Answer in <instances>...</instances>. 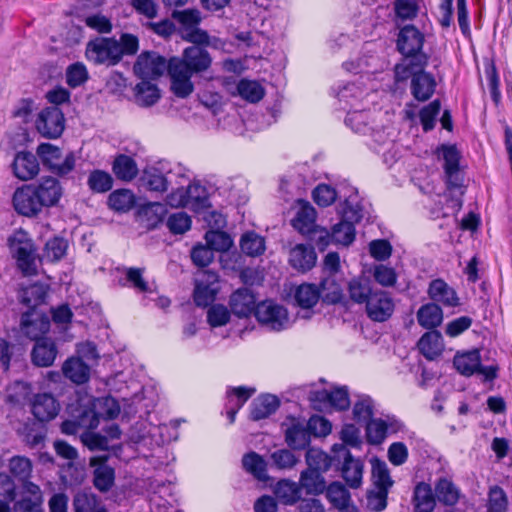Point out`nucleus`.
Segmentation results:
<instances>
[{
  "label": "nucleus",
  "instance_id": "f257e3e1",
  "mask_svg": "<svg viewBox=\"0 0 512 512\" xmlns=\"http://www.w3.org/2000/svg\"><path fill=\"white\" fill-rule=\"evenodd\" d=\"M211 64L212 57L206 49L200 46L185 48L180 58H172L169 62L168 73L173 93L180 98L188 97L194 90L192 75L207 71Z\"/></svg>",
  "mask_w": 512,
  "mask_h": 512
},
{
  "label": "nucleus",
  "instance_id": "f03ea898",
  "mask_svg": "<svg viewBox=\"0 0 512 512\" xmlns=\"http://www.w3.org/2000/svg\"><path fill=\"white\" fill-rule=\"evenodd\" d=\"M341 221L332 227V237L335 244L348 246L355 239V223L362 217V208L358 202L357 195H350L341 204Z\"/></svg>",
  "mask_w": 512,
  "mask_h": 512
},
{
  "label": "nucleus",
  "instance_id": "7ed1b4c3",
  "mask_svg": "<svg viewBox=\"0 0 512 512\" xmlns=\"http://www.w3.org/2000/svg\"><path fill=\"white\" fill-rule=\"evenodd\" d=\"M453 365L461 375L466 377L474 374L481 375L483 381H492L497 377L498 367L495 365L482 366L478 349L456 353Z\"/></svg>",
  "mask_w": 512,
  "mask_h": 512
},
{
  "label": "nucleus",
  "instance_id": "20e7f679",
  "mask_svg": "<svg viewBox=\"0 0 512 512\" xmlns=\"http://www.w3.org/2000/svg\"><path fill=\"white\" fill-rule=\"evenodd\" d=\"M9 246L17 260L18 267L24 275H34L37 272L35 249L28 234L18 230L9 238Z\"/></svg>",
  "mask_w": 512,
  "mask_h": 512
},
{
  "label": "nucleus",
  "instance_id": "39448f33",
  "mask_svg": "<svg viewBox=\"0 0 512 512\" xmlns=\"http://www.w3.org/2000/svg\"><path fill=\"white\" fill-rule=\"evenodd\" d=\"M37 155L44 166L59 176L69 174L75 167V156L72 152L63 155L59 147L50 143L40 144Z\"/></svg>",
  "mask_w": 512,
  "mask_h": 512
},
{
  "label": "nucleus",
  "instance_id": "423d86ee",
  "mask_svg": "<svg viewBox=\"0 0 512 512\" xmlns=\"http://www.w3.org/2000/svg\"><path fill=\"white\" fill-rule=\"evenodd\" d=\"M255 317L261 325L272 331H281L290 326L286 308L271 300L257 304Z\"/></svg>",
  "mask_w": 512,
  "mask_h": 512
},
{
  "label": "nucleus",
  "instance_id": "0eeeda50",
  "mask_svg": "<svg viewBox=\"0 0 512 512\" xmlns=\"http://www.w3.org/2000/svg\"><path fill=\"white\" fill-rule=\"evenodd\" d=\"M120 44L113 38H96L86 47V56L94 64L115 65L121 60Z\"/></svg>",
  "mask_w": 512,
  "mask_h": 512
},
{
  "label": "nucleus",
  "instance_id": "6e6552de",
  "mask_svg": "<svg viewBox=\"0 0 512 512\" xmlns=\"http://www.w3.org/2000/svg\"><path fill=\"white\" fill-rule=\"evenodd\" d=\"M218 291V275L215 272L203 270L197 274L193 295L197 306L206 307L211 304Z\"/></svg>",
  "mask_w": 512,
  "mask_h": 512
},
{
  "label": "nucleus",
  "instance_id": "1a4fd4ad",
  "mask_svg": "<svg viewBox=\"0 0 512 512\" xmlns=\"http://www.w3.org/2000/svg\"><path fill=\"white\" fill-rule=\"evenodd\" d=\"M168 67L164 57L155 52H143L138 56L133 69L138 77L145 80L162 76Z\"/></svg>",
  "mask_w": 512,
  "mask_h": 512
},
{
  "label": "nucleus",
  "instance_id": "9d476101",
  "mask_svg": "<svg viewBox=\"0 0 512 512\" xmlns=\"http://www.w3.org/2000/svg\"><path fill=\"white\" fill-rule=\"evenodd\" d=\"M394 301L386 291L375 289L365 304L367 316L375 322L388 320L394 312Z\"/></svg>",
  "mask_w": 512,
  "mask_h": 512
},
{
  "label": "nucleus",
  "instance_id": "9b49d317",
  "mask_svg": "<svg viewBox=\"0 0 512 512\" xmlns=\"http://www.w3.org/2000/svg\"><path fill=\"white\" fill-rule=\"evenodd\" d=\"M223 86L232 96H239L242 99L256 103L264 97V88L254 80L241 79L236 81L233 77L225 78Z\"/></svg>",
  "mask_w": 512,
  "mask_h": 512
},
{
  "label": "nucleus",
  "instance_id": "f8f14e48",
  "mask_svg": "<svg viewBox=\"0 0 512 512\" xmlns=\"http://www.w3.org/2000/svg\"><path fill=\"white\" fill-rule=\"evenodd\" d=\"M282 427L285 431V440L292 449L301 450L310 443L308 423L304 419L287 417Z\"/></svg>",
  "mask_w": 512,
  "mask_h": 512
},
{
  "label": "nucleus",
  "instance_id": "ddd939ff",
  "mask_svg": "<svg viewBox=\"0 0 512 512\" xmlns=\"http://www.w3.org/2000/svg\"><path fill=\"white\" fill-rule=\"evenodd\" d=\"M64 116L58 107L42 110L36 120V128L46 138H57L64 131Z\"/></svg>",
  "mask_w": 512,
  "mask_h": 512
},
{
  "label": "nucleus",
  "instance_id": "4468645a",
  "mask_svg": "<svg viewBox=\"0 0 512 512\" xmlns=\"http://www.w3.org/2000/svg\"><path fill=\"white\" fill-rule=\"evenodd\" d=\"M13 205L19 214L28 217L39 214L44 208L31 184L24 185L14 192Z\"/></svg>",
  "mask_w": 512,
  "mask_h": 512
},
{
  "label": "nucleus",
  "instance_id": "2eb2a0df",
  "mask_svg": "<svg viewBox=\"0 0 512 512\" xmlns=\"http://www.w3.org/2000/svg\"><path fill=\"white\" fill-rule=\"evenodd\" d=\"M310 399L315 403V407L319 409L331 406L338 410H345L350 405L346 387L334 388L331 391L326 389L314 391L311 393Z\"/></svg>",
  "mask_w": 512,
  "mask_h": 512
},
{
  "label": "nucleus",
  "instance_id": "dca6fc26",
  "mask_svg": "<svg viewBox=\"0 0 512 512\" xmlns=\"http://www.w3.org/2000/svg\"><path fill=\"white\" fill-rule=\"evenodd\" d=\"M335 453L343 452L345 458L342 466V477L353 489H357L362 484L363 463L359 459L352 457L343 444H335L333 446Z\"/></svg>",
  "mask_w": 512,
  "mask_h": 512
},
{
  "label": "nucleus",
  "instance_id": "f3484780",
  "mask_svg": "<svg viewBox=\"0 0 512 512\" xmlns=\"http://www.w3.org/2000/svg\"><path fill=\"white\" fill-rule=\"evenodd\" d=\"M108 455L94 456L90 458V466L94 468L93 483L101 492L109 491L114 485V468L107 464Z\"/></svg>",
  "mask_w": 512,
  "mask_h": 512
},
{
  "label": "nucleus",
  "instance_id": "a211bd4d",
  "mask_svg": "<svg viewBox=\"0 0 512 512\" xmlns=\"http://www.w3.org/2000/svg\"><path fill=\"white\" fill-rule=\"evenodd\" d=\"M59 410V402L50 393H38L31 399V412L41 422L54 419Z\"/></svg>",
  "mask_w": 512,
  "mask_h": 512
},
{
  "label": "nucleus",
  "instance_id": "6ab92c4d",
  "mask_svg": "<svg viewBox=\"0 0 512 512\" xmlns=\"http://www.w3.org/2000/svg\"><path fill=\"white\" fill-rule=\"evenodd\" d=\"M424 42L423 34L414 26H404L398 36L397 46L405 57H414L421 50Z\"/></svg>",
  "mask_w": 512,
  "mask_h": 512
},
{
  "label": "nucleus",
  "instance_id": "aec40b11",
  "mask_svg": "<svg viewBox=\"0 0 512 512\" xmlns=\"http://www.w3.org/2000/svg\"><path fill=\"white\" fill-rule=\"evenodd\" d=\"M31 185L34 186V190L44 208L56 205L62 197L61 184L53 177H43Z\"/></svg>",
  "mask_w": 512,
  "mask_h": 512
},
{
  "label": "nucleus",
  "instance_id": "412c9836",
  "mask_svg": "<svg viewBox=\"0 0 512 512\" xmlns=\"http://www.w3.org/2000/svg\"><path fill=\"white\" fill-rule=\"evenodd\" d=\"M439 156L444 160V171L446 175L447 185L451 188L461 186V176L459 171V153L454 146H442L439 149Z\"/></svg>",
  "mask_w": 512,
  "mask_h": 512
},
{
  "label": "nucleus",
  "instance_id": "4be33fe9",
  "mask_svg": "<svg viewBox=\"0 0 512 512\" xmlns=\"http://www.w3.org/2000/svg\"><path fill=\"white\" fill-rule=\"evenodd\" d=\"M61 370L63 376L76 385L87 383L91 376L90 366L80 357L71 356L66 359Z\"/></svg>",
  "mask_w": 512,
  "mask_h": 512
},
{
  "label": "nucleus",
  "instance_id": "5701e85b",
  "mask_svg": "<svg viewBox=\"0 0 512 512\" xmlns=\"http://www.w3.org/2000/svg\"><path fill=\"white\" fill-rule=\"evenodd\" d=\"M232 312L238 317H248L256 310V297L248 288L236 290L229 301Z\"/></svg>",
  "mask_w": 512,
  "mask_h": 512
},
{
  "label": "nucleus",
  "instance_id": "b1692460",
  "mask_svg": "<svg viewBox=\"0 0 512 512\" xmlns=\"http://www.w3.org/2000/svg\"><path fill=\"white\" fill-rule=\"evenodd\" d=\"M314 248L306 244H297L289 252V264L296 270L306 272L316 264Z\"/></svg>",
  "mask_w": 512,
  "mask_h": 512
},
{
  "label": "nucleus",
  "instance_id": "393cba45",
  "mask_svg": "<svg viewBox=\"0 0 512 512\" xmlns=\"http://www.w3.org/2000/svg\"><path fill=\"white\" fill-rule=\"evenodd\" d=\"M12 166L14 175L23 181L34 178L39 172L37 158L30 152L17 153Z\"/></svg>",
  "mask_w": 512,
  "mask_h": 512
},
{
  "label": "nucleus",
  "instance_id": "a878e982",
  "mask_svg": "<svg viewBox=\"0 0 512 512\" xmlns=\"http://www.w3.org/2000/svg\"><path fill=\"white\" fill-rule=\"evenodd\" d=\"M254 388L239 386L227 391L226 415L230 424L235 421V416L247 400L255 393Z\"/></svg>",
  "mask_w": 512,
  "mask_h": 512
},
{
  "label": "nucleus",
  "instance_id": "bb28decb",
  "mask_svg": "<svg viewBox=\"0 0 512 512\" xmlns=\"http://www.w3.org/2000/svg\"><path fill=\"white\" fill-rule=\"evenodd\" d=\"M428 295L430 299L444 306L455 307L459 304L455 290L442 279H435L429 284Z\"/></svg>",
  "mask_w": 512,
  "mask_h": 512
},
{
  "label": "nucleus",
  "instance_id": "cd10ccee",
  "mask_svg": "<svg viewBox=\"0 0 512 512\" xmlns=\"http://www.w3.org/2000/svg\"><path fill=\"white\" fill-rule=\"evenodd\" d=\"M279 407V400L271 394L260 395L250 405V418L254 421L262 420L273 414Z\"/></svg>",
  "mask_w": 512,
  "mask_h": 512
},
{
  "label": "nucleus",
  "instance_id": "c85d7f7f",
  "mask_svg": "<svg viewBox=\"0 0 512 512\" xmlns=\"http://www.w3.org/2000/svg\"><path fill=\"white\" fill-rule=\"evenodd\" d=\"M417 346L425 358L432 360L442 353V335L437 330H430L421 336Z\"/></svg>",
  "mask_w": 512,
  "mask_h": 512
},
{
  "label": "nucleus",
  "instance_id": "c756f323",
  "mask_svg": "<svg viewBox=\"0 0 512 512\" xmlns=\"http://www.w3.org/2000/svg\"><path fill=\"white\" fill-rule=\"evenodd\" d=\"M416 317L421 327L435 330L443 321V311L436 303H427L418 309Z\"/></svg>",
  "mask_w": 512,
  "mask_h": 512
},
{
  "label": "nucleus",
  "instance_id": "7c9ffc66",
  "mask_svg": "<svg viewBox=\"0 0 512 512\" xmlns=\"http://www.w3.org/2000/svg\"><path fill=\"white\" fill-rule=\"evenodd\" d=\"M435 87V79L428 73L419 72L412 78L411 91L415 99L419 101L428 100L433 95Z\"/></svg>",
  "mask_w": 512,
  "mask_h": 512
},
{
  "label": "nucleus",
  "instance_id": "2f4dec72",
  "mask_svg": "<svg viewBox=\"0 0 512 512\" xmlns=\"http://www.w3.org/2000/svg\"><path fill=\"white\" fill-rule=\"evenodd\" d=\"M57 349L55 344L49 339L37 341L32 351V361L40 367L51 366L56 358Z\"/></svg>",
  "mask_w": 512,
  "mask_h": 512
},
{
  "label": "nucleus",
  "instance_id": "473e14b6",
  "mask_svg": "<svg viewBox=\"0 0 512 512\" xmlns=\"http://www.w3.org/2000/svg\"><path fill=\"white\" fill-rule=\"evenodd\" d=\"M349 298L356 304H366L370 296L374 293V289L369 279L364 277L352 278L347 285Z\"/></svg>",
  "mask_w": 512,
  "mask_h": 512
},
{
  "label": "nucleus",
  "instance_id": "72a5a7b5",
  "mask_svg": "<svg viewBox=\"0 0 512 512\" xmlns=\"http://www.w3.org/2000/svg\"><path fill=\"white\" fill-rule=\"evenodd\" d=\"M21 330L31 340L41 341L40 337L49 330V321L43 317L31 319V314L26 313L21 318Z\"/></svg>",
  "mask_w": 512,
  "mask_h": 512
},
{
  "label": "nucleus",
  "instance_id": "f704fd0d",
  "mask_svg": "<svg viewBox=\"0 0 512 512\" xmlns=\"http://www.w3.org/2000/svg\"><path fill=\"white\" fill-rule=\"evenodd\" d=\"M112 171L118 179L131 181L138 174V166L132 157L119 154L113 161Z\"/></svg>",
  "mask_w": 512,
  "mask_h": 512
},
{
  "label": "nucleus",
  "instance_id": "c9c22d12",
  "mask_svg": "<svg viewBox=\"0 0 512 512\" xmlns=\"http://www.w3.org/2000/svg\"><path fill=\"white\" fill-rule=\"evenodd\" d=\"M316 211L310 204H303L292 220V226L303 235L313 231L315 225Z\"/></svg>",
  "mask_w": 512,
  "mask_h": 512
},
{
  "label": "nucleus",
  "instance_id": "e433bc0d",
  "mask_svg": "<svg viewBox=\"0 0 512 512\" xmlns=\"http://www.w3.org/2000/svg\"><path fill=\"white\" fill-rule=\"evenodd\" d=\"M414 506L417 512H433L436 502L431 486L420 482L414 489Z\"/></svg>",
  "mask_w": 512,
  "mask_h": 512
},
{
  "label": "nucleus",
  "instance_id": "4c0bfd02",
  "mask_svg": "<svg viewBox=\"0 0 512 512\" xmlns=\"http://www.w3.org/2000/svg\"><path fill=\"white\" fill-rule=\"evenodd\" d=\"M135 102L142 107L154 105L160 99L158 87L146 80H142L135 88Z\"/></svg>",
  "mask_w": 512,
  "mask_h": 512
},
{
  "label": "nucleus",
  "instance_id": "58836bf2",
  "mask_svg": "<svg viewBox=\"0 0 512 512\" xmlns=\"http://www.w3.org/2000/svg\"><path fill=\"white\" fill-rule=\"evenodd\" d=\"M435 495L441 503L453 506L460 498V490L450 479L440 478L435 484Z\"/></svg>",
  "mask_w": 512,
  "mask_h": 512
},
{
  "label": "nucleus",
  "instance_id": "ea45409f",
  "mask_svg": "<svg viewBox=\"0 0 512 512\" xmlns=\"http://www.w3.org/2000/svg\"><path fill=\"white\" fill-rule=\"evenodd\" d=\"M366 424V437L369 443L373 445L381 444L389 430L395 431L392 423H388L383 419H370Z\"/></svg>",
  "mask_w": 512,
  "mask_h": 512
},
{
  "label": "nucleus",
  "instance_id": "a19ab883",
  "mask_svg": "<svg viewBox=\"0 0 512 512\" xmlns=\"http://www.w3.org/2000/svg\"><path fill=\"white\" fill-rule=\"evenodd\" d=\"M274 494L282 503L292 505L300 499L301 487L296 482L284 479L276 484Z\"/></svg>",
  "mask_w": 512,
  "mask_h": 512
},
{
  "label": "nucleus",
  "instance_id": "79ce46f5",
  "mask_svg": "<svg viewBox=\"0 0 512 512\" xmlns=\"http://www.w3.org/2000/svg\"><path fill=\"white\" fill-rule=\"evenodd\" d=\"M299 486L307 494L319 495L325 490V481L320 472L307 469L301 473Z\"/></svg>",
  "mask_w": 512,
  "mask_h": 512
},
{
  "label": "nucleus",
  "instance_id": "37998d69",
  "mask_svg": "<svg viewBox=\"0 0 512 512\" xmlns=\"http://www.w3.org/2000/svg\"><path fill=\"white\" fill-rule=\"evenodd\" d=\"M343 68L352 73H374L381 69L380 60L374 55H364L356 61H346Z\"/></svg>",
  "mask_w": 512,
  "mask_h": 512
},
{
  "label": "nucleus",
  "instance_id": "c03bdc74",
  "mask_svg": "<svg viewBox=\"0 0 512 512\" xmlns=\"http://www.w3.org/2000/svg\"><path fill=\"white\" fill-rule=\"evenodd\" d=\"M320 296V290L314 284H302L296 288L294 293L296 303L303 309L315 306Z\"/></svg>",
  "mask_w": 512,
  "mask_h": 512
},
{
  "label": "nucleus",
  "instance_id": "a18cd8bd",
  "mask_svg": "<svg viewBox=\"0 0 512 512\" xmlns=\"http://www.w3.org/2000/svg\"><path fill=\"white\" fill-rule=\"evenodd\" d=\"M108 204L115 211L127 212L135 205V196L129 189H118L109 195Z\"/></svg>",
  "mask_w": 512,
  "mask_h": 512
},
{
  "label": "nucleus",
  "instance_id": "49530a36",
  "mask_svg": "<svg viewBox=\"0 0 512 512\" xmlns=\"http://www.w3.org/2000/svg\"><path fill=\"white\" fill-rule=\"evenodd\" d=\"M241 251L251 257H256L264 253L265 239L255 232H246L240 240Z\"/></svg>",
  "mask_w": 512,
  "mask_h": 512
},
{
  "label": "nucleus",
  "instance_id": "de8ad7c7",
  "mask_svg": "<svg viewBox=\"0 0 512 512\" xmlns=\"http://www.w3.org/2000/svg\"><path fill=\"white\" fill-rule=\"evenodd\" d=\"M25 491L30 497H25L15 504L16 512H31L43 502V497L39 486L27 482L25 484Z\"/></svg>",
  "mask_w": 512,
  "mask_h": 512
},
{
  "label": "nucleus",
  "instance_id": "09e8293b",
  "mask_svg": "<svg viewBox=\"0 0 512 512\" xmlns=\"http://www.w3.org/2000/svg\"><path fill=\"white\" fill-rule=\"evenodd\" d=\"M320 295L324 302L335 304L342 300L343 292L341 285L335 279L334 275H329L321 281Z\"/></svg>",
  "mask_w": 512,
  "mask_h": 512
},
{
  "label": "nucleus",
  "instance_id": "8fccbe9b",
  "mask_svg": "<svg viewBox=\"0 0 512 512\" xmlns=\"http://www.w3.org/2000/svg\"><path fill=\"white\" fill-rule=\"evenodd\" d=\"M372 478L375 488L389 491L393 485L387 464L379 459H373L372 462Z\"/></svg>",
  "mask_w": 512,
  "mask_h": 512
},
{
  "label": "nucleus",
  "instance_id": "3c124183",
  "mask_svg": "<svg viewBox=\"0 0 512 512\" xmlns=\"http://www.w3.org/2000/svg\"><path fill=\"white\" fill-rule=\"evenodd\" d=\"M326 497L336 509L351 502L349 491L340 482H333L326 488Z\"/></svg>",
  "mask_w": 512,
  "mask_h": 512
},
{
  "label": "nucleus",
  "instance_id": "603ef678",
  "mask_svg": "<svg viewBox=\"0 0 512 512\" xmlns=\"http://www.w3.org/2000/svg\"><path fill=\"white\" fill-rule=\"evenodd\" d=\"M142 181L143 185L150 191L165 192L168 188L166 177L156 168L146 169Z\"/></svg>",
  "mask_w": 512,
  "mask_h": 512
},
{
  "label": "nucleus",
  "instance_id": "864d4df0",
  "mask_svg": "<svg viewBox=\"0 0 512 512\" xmlns=\"http://www.w3.org/2000/svg\"><path fill=\"white\" fill-rule=\"evenodd\" d=\"M186 191L189 208L199 210L208 206V195L205 187L193 183L186 188Z\"/></svg>",
  "mask_w": 512,
  "mask_h": 512
},
{
  "label": "nucleus",
  "instance_id": "5fc2aeb1",
  "mask_svg": "<svg viewBox=\"0 0 512 512\" xmlns=\"http://www.w3.org/2000/svg\"><path fill=\"white\" fill-rule=\"evenodd\" d=\"M102 504L101 500L93 493L79 492L73 499L75 512H94Z\"/></svg>",
  "mask_w": 512,
  "mask_h": 512
},
{
  "label": "nucleus",
  "instance_id": "6e6d98bb",
  "mask_svg": "<svg viewBox=\"0 0 512 512\" xmlns=\"http://www.w3.org/2000/svg\"><path fill=\"white\" fill-rule=\"evenodd\" d=\"M68 244L63 238L55 237L47 241L42 260L48 262H54L60 260L67 250Z\"/></svg>",
  "mask_w": 512,
  "mask_h": 512
},
{
  "label": "nucleus",
  "instance_id": "4d7b16f0",
  "mask_svg": "<svg viewBox=\"0 0 512 512\" xmlns=\"http://www.w3.org/2000/svg\"><path fill=\"white\" fill-rule=\"evenodd\" d=\"M87 184L89 188L97 193H104L112 188V176L102 170H94L90 173Z\"/></svg>",
  "mask_w": 512,
  "mask_h": 512
},
{
  "label": "nucleus",
  "instance_id": "13d9d810",
  "mask_svg": "<svg viewBox=\"0 0 512 512\" xmlns=\"http://www.w3.org/2000/svg\"><path fill=\"white\" fill-rule=\"evenodd\" d=\"M245 470L258 479L266 478V463L263 458L255 452L246 454L242 459Z\"/></svg>",
  "mask_w": 512,
  "mask_h": 512
},
{
  "label": "nucleus",
  "instance_id": "bf43d9fd",
  "mask_svg": "<svg viewBox=\"0 0 512 512\" xmlns=\"http://www.w3.org/2000/svg\"><path fill=\"white\" fill-rule=\"evenodd\" d=\"M375 404L370 396L362 395L353 407L354 418L358 422H367L374 415Z\"/></svg>",
  "mask_w": 512,
  "mask_h": 512
},
{
  "label": "nucleus",
  "instance_id": "052dcab7",
  "mask_svg": "<svg viewBox=\"0 0 512 512\" xmlns=\"http://www.w3.org/2000/svg\"><path fill=\"white\" fill-rule=\"evenodd\" d=\"M374 280L382 287H393L398 275L394 268L385 264H377L372 269Z\"/></svg>",
  "mask_w": 512,
  "mask_h": 512
},
{
  "label": "nucleus",
  "instance_id": "680f3d73",
  "mask_svg": "<svg viewBox=\"0 0 512 512\" xmlns=\"http://www.w3.org/2000/svg\"><path fill=\"white\" fill-rule=\"evenodd\" d=\"M306 462L308 469H313L317 472L327 471L331 466V461L328 455L316 448H310L307 451Z\"/></svg>",
  "mask_w": 512,
  "mask_h": 512
},
{
  "label": "nucleus",
  "instance_id": "e2e57ef3",
  "mask_svg": "<svg viewBox=\"0 0 512 512\" xmlns=\"http://www.w3.org/2000/svg\"><path fill=\"white\" fill-rule=\"evenodd\" d=\"M206 245L214 251H227L232 246L228 234L222 231H208L205 234Z\"/></svg>",
  "mask_w": 512,
  "mask_h": 512
},
{
  "label": "nucleus",
  "instance_id": "0e129e2a",
  "mask_svg": "<svg viewBox=\"0 0 512 512\" xmlns=\"http://www.w3.org/2000/svg\"><path fill=\"white\" fill-rule=\"evenodd\" d=\"M440 109V101L434 100L420 111V121L425 131H429L434 128L436 117L438 116Z\"/></svg>",
  "mask_w": 512,
  "mask_h": 512
},
{
  "label": "nucleus",
  "instance_id": "69168bd1",
  "mask_svg": "<svg viewBox=\"0 0 512 512\" xmlns=\"http://www.w3.org/2000/svg\"><path fill=\"white\" fill-rule=\"evenodd\" d=\"M229 320L230 312L224 305H212L207 311V321L212 327H220L226 325Z\"/></svg>",
  "mask_w": 512,
  "mask_h": 512
},
{
  "label": "nucleus",
  "instance_id": "338daca9",
  "mask_svg": "<svg viewBox=\"0 0 512 512\" xmlns=\"http://www.w3.org/2000/svg\"><path fill=\"white\" fill-rule=\"evenodd\" d=\"M270 458L273 465L278 469H291L298 462V458L288 449L276 450L271 453Z\"/></svg>",
  "mask_w": 512,
  "mask_h": 512
},
{
  "label": "nucleus",
  "instance_id": "774afa93",
  "mask_svg": "<svg viewBox=\"0 0 512 512\" xmlns=\"http://www.w3.org/2000/svg\"><path fill=\"white\" fill-rule=\"evenodd\" d=\"M172 17L175 20H177L181 25H183L186 31L198 26V24L201 21L200 12L197 9H185L182 11H174L172 13Z\"/></svg>",
  "mask_w": 512,
  "mask_h": 512
}]
</instances>
